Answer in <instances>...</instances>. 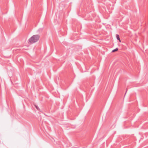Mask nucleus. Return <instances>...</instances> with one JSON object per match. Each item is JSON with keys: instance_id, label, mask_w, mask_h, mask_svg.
<instances>
[{"instance_id": "3", "label": "nucleus", "mask_w": 148, "mask_h": 148, "mask_svg": "<svg viewBox=\"0 0 148 148\" xmlns=\"http://www.w3.org/2000/svg\"><path fill=\"white\" fill-rule=\"evenodd\" d=\"M118 50V48H116L115 49L112 50V52H113L115 51H117Z\"/></svg>"}, {"instance_id": "5", "label": "nucleus", "mask_w": 148, "mask_h": 148, "mask_svg": "<svg viewBox=\"0 0 148 148\" xmlns=\"http://www.w3.org/2000/svg\"><path fill=\"white\" fill-rule=\"evenodd\" d=\"M127 90H126V92H125V94H126V92H127Z\"/></svg>"}, {"instance_id": "4", "label": "nucleus", "mask_w": 148, "mask_h": 148, "mask_svg": "<svg viewBox=\"0 0 148 148\" xmlns=\"http://www.w3.org/2000/svg\"><path fill=\"white\" fill-rule=\"evenodd\" d=\"M35 106L36 107V108L38 110H39L40 109L38 107V106H37L35 105Z\"/></svg>"}, {"instance_id": "1", "label": "nucleus", "mask_w": 148, "mask_h": 148, "mask_svg": "<svg viewBox=\"0 0 148 148\" xmlns=\"http://www.w3.org/2000/svg\"><path fill=\"white\" fill-rule=\"evenodd\" d=\"M39 35H34L29 39V41L30 43L33 44L39 40Z\"/></svg>"}, {"instance_id": "2", "label": "nucleus", "mask_w": 148, "mask_h": 148, "mask_svg": "<svg viewBox=\"0 0 148 148\" xmlns=\"http://www.w3.org/2000/svg\"><path fill=\"white\" fill-rule=\"evenodd\" d=\"M116 39L118 40H119V42H121V40L119 38V35H118V34H117L116 35Z\"/></svg>"}]
</instances>
